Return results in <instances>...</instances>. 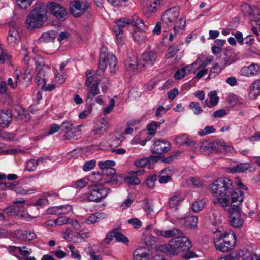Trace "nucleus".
Returning a JSON list of instances; mask_svg holds the SVG:
<instances>
[{
  "label": "nucleus",
  "mask_w": 260,
  "mask_h": 260,
  "mask_svg": "<svg viewBox=\"0 0 260 260\" xmlns=\"http://www.w3.org/2000/svg\"><path fill=\"white\" fill-rule=\"evenodd\" d=\"M145 27L144 30L137 28L138 30H136L133 33V38L134 41L139 43H144L145 42L146 37L145 35L144 31L147 29V27L145 25Z\"/></svg>",
  "instance_id": "obj_33"
},
{
  "label": "nucleus",
  "mask_w": 260,
  "mask_h": 260,
  "mask_svg": "<svg viewBox=\"0 0 260 260\" xmlns=\"http://www.w3.org/2000/svg\"><path fill=\"white\" fill-rule=\"evenodd\" d=\"M115 165V161L109 160H106L105 161H100L98 164V166L101 170L108 169L109 168H113V167H114Z\"/></svg>",
  "instance_id": "obj_44"
},
{
  "label": "nucleus",
  "mask_w": 260,
  "mask_h": 260,
  "mask_svg": "<svg viewBox=\"0 0 260 260\" xmlns=\"http://www.w3.org/2000/svg\"><path fill=\"white\" fill-rule=\"evenodd\" d=\"M183 44V43H174L173 45L170 46L167 50V53L165 55V57L167 59H172L175 57V60L177 61L180 58L177 53L180 51V46Z\"/></svg>",
  "instance_id": "obj_20"
},
{
  "label": "nucleus",
  "mask_w": 260,
  "mask_h": 260,
  "mask_svg": "<svg viewBox=\"0 0 260 260\" xmlns=\"http://www.w3.org/2000/svg\"><path fill=\"white\" fill-rule=\"evenodd\" d=\"M16 118L22 121L27 122L30 119V115L21 109L18 111Z\"/></svg>",
  "instance_id": "obj_42"
},
{
  "label": "nucleus",
  "mask_w": 260,
  "mask_h": 260,
  "mask_svg": "<svg viewBox=\"0 0 260 260\" xmlns=\"http://www.w3.org/2000/svg\"><path fill=\"white\" fill-rule=\"evenodd\" d=\"M101 177L105 181L104 183L111 185H119L123 182V175L116 174L114 168H109L101 170Z\"/></svg>",
  "instance_id": "obj_10"
},
{
  "label": "nucleus",
  "mask_w": 260,
  "mask_h": 260,
  "mask_svg": "<svg viewBox=\"0 0 260 260\" xmlns=\"http://www.w3.org/2000/svg\"><path fill=\"white\" fill-rule=\"evenodd\" d=\"M47 10L43 4L38 3L29 13L25 20V26L29 30H35L42 27L44 19L47 18Z\"/></svg>",
  "instance_id": "obj_3"
},
{
  "label": "nucleus",
  "mask_w": 260,
  "mask_h": 260,
  "mask_svg": "<svg viewBox=\"0 0 260 260\" xmlns=\"http://www.w3.org/2000/svg\"><path fill=\"white\" fill-rule=\"evenodd\" d=\"M223 68H222L220 65L219 66L218 62H216L211 68L209 76H212L214 74L213 77H215L216 75L218 74Z\"/></svg>",
  "instance_id": "obj_53"
},
{
  "label": "nucleus",
  "mask_w": 260,
  "mask_h": 260,
  "mask_svg": "<svg viewBox=\"0 0 260 260\" xmlns=\"http://www.w3.org/2000/svg\"><path fill=\"white\" fill-rule=\"evenodd\" d=\"M175 141L176 143L180 146L186 144L190 147H194L196 143L188 138L186 134H183L180 136L177 137Z\"/></svg>",
  "instance_id": "obj_26"
},
{
  "label": "nucleus",
  "mask_w": 260,
  "mask_h": 260,
  "mask_svg": "<svg viewBox=\"0 0 260 260\" xmlns=\"http://www.w3.org/2000/svg\"><path fill=\"white\" fill-rule=\"evenodd\" d=\"M193 64L194 63L192 64V66ZM191 66V65L190 66H187L185 68H182L178 69L174 75V78L178 80L182 79L185 76L186 69L190 68Z\"/></svg>",
  "instance_id": "obj_48"
},
{
  "label": "nucleus",
  "mask_w": 260,
  "mask_h": 260,
  "mask_svg": "<svg viewBox=\"0 0 260 260\" xmlns=\"http://www.w3.org/2000/svg\"><path fill=\"white\" fill-rule=\"evenodd\" d=\"M116 25L113 27V31L115 35H122L123 28L127 25H132L141 30H144L145 28L143 21L136 15H134L132 18L119 19L116 22Z\"/></svg>",
  "instance_id": "obj_6"
},
{
  "label": "nucleus",
  "mask_w": 260,
  "mask_h": 260,
  "mask_svg": "<svg viewBox=\"0 0 260 260\" xmlns=\"http://www.w3.org/2000/svg\"><path fill=\"white\" fill-rule=\"evenodd\" d=\"M111 191L110 188L102 184L90 185L84 192V196L88 201L98 203L105 199Z\"/></svg>",
  "instance_id": "obj_5"
},
{
  "label": "nucleus",
  "mask_w": 260,
  "mask_h": 260,
  "mask_svg": "<svg viewBox=\"0 0 260 260\" xmlns=\"http://www.w3.org/2000/svg\"><path fill=\"white\" fill-rule=\"evenodd\" d=\"M49 204V202L48 199L46 198V196H42L40 199H39L38 200L36 201V202L32 205L37 206H42L44 205H46Z\"/></svg>",
  "instance_id": "obj_64"
},
{
  "label": "nucleus",
  "mask_w": 260,
  "mask_h": 260,
  "mask_svg": "<svg viewBox=\"0 0 260 260\" xmlns=\"http://www.w3.org/2000/svg\"><path fill=\"white\" fill-rule=\"evenodd\" d=\"M149 249L148 248L140 246L133 253L134 260H142L143 258H149Z\"/></svg>",
  "instance_id": "obj_22"
},
{
  "label": "nucleus",
  "mask_w": 260,
  "mask_h": 260,
  "mask_svg": "<svg viewBox=\"0 0 260 260\" xmlns=\"http://www.w3.org/2000/svg\"><path fill=\"white\" fill-rule=\"evenodd\" d=\"M209 186L212 193L216 197L213 200L214 204L226 209L230 205V194L234 188L232 180L225 177L219 178Z\"/></svg>",
  "instance_id": "obj_1"
},
{
  "label": "nucleus",
  "mask_w": 260,
  "mask_h": 260,
  "mask_svg": "<svg viewBox=\"0 0 260 260\" xmlns=\"http://www.w3.org/2000/svg\"><path fill=\"white\" fill-rule=\"evenodd\" d=\"M215 130V128L213 126H207L203 129L200 131L199 132V134L200 136H204L214 132Z\"/></svg>",
  "instance_id": "obj_57"
},
{
  "label": "nucleus",
  "mask_w": 260,
  "mask_h": 260,
  "mask_svg": "<svg viewBox=\"0 0 260 260\" xmlns=\"http://www.w3.org/2000/svg\"><path fill=\"white\" fill-rule=\"evenodd\" d=\"M99 81L98 80H95L94 81L92 86L90 88L86 101L87 103H91V102H93V98L95 97V95L99 94Z\"/></svg>",
  "instance_id": "obj_25"
},
{
  "label": "nucleus",
  "mask_w": 260,
  "mask_h": 260,
  "mask_svg": "<svg viewBox=\"0 0 260 260\" xmlns=\"http://www.w3.org/2000/svg\"><path fill=\"white\" fill-rule=\"evenodd\" d=\"M250 167V164L248 162L240 163L233 167L229 168V172L231 173H241L249 169Z\"/></svg>",
  "instance_id": "obj_34"
},
{
  "label": "nucleus",
  "mask_w": 260,
  "mask_h": 260,
  "mask_svg": "<svg viewBox=\"0 0 260 260\" xmlns=\"http://www.w3.org/2000/svg\"><path fill=\"white\" fill-rule=\"evenodd\" d=\"M35 64L37 75L35 81L38 86H41L46 83L45 77L49 71V68L47 66H45L42 59L36 60Z\"/></svg>",
  "instance_id": "obj_11"
},
{
  "label": "nucleus",
  "mask_w": 260,
  "mask_h": 260,
  "mask_svg": "<svg viewBox=\"0 0 260 260\" xmlns=\"http://www.w3.org/2000/svg\"><path fill=\"white\" fill-rule=\"evenodd\" d=\"M241 11L245 17H254L256 14H259V9L255 5L245 3L241 6Z\"/></svg>",
  "instance_id": "obj_19"
},
{
  "label": "nucleus",
  "mask_w": 260,
  "mask_h": 260,
  "mask_svg": "<svg viewBox=\"0 0 260 260\" xmlns=\"http://www.w3.org/2000/svg\"><path fill=\"white\" fill-rule=\"evenodd\" d=\"M240 74L246 77L258 76L260 74V67L257 64L252 63L248 66L242 67L240 71Z\"/></svg>",
  "instance_id": "obj_16"
},
{
  "label": "nucleus",
  "mask_w": 260,
  "mask_h": 260,
  "mask_svg": "<svg viewBox=\"0 0 260 260\" xmlns=\"http://www.w3.org/2000/svg\"><path fill=\"white\" fill-rule=\"evenodd\" d=\"M225 143L221 140H216L212 142H206L200 146L201 152L207 150L211 153H218L225 149Z\"/></svg>",
  "instance_id": "obj_13"
},
{
  "label": "nucleus",
  "mask_w": 260,
  "mask_h": 260,
  "mask_svg": "<svg viewBox=\"0 0 260 260\" xmlns=\"http://www.w3.org/2000/svg\"><path fill=\"white\" fill-rule=\"evenodd\" d=\"M149 160L146 157L143 158L135 161L134 164L137 168H143L148 165Z\"/></svg>",
  "instance_id": "obj_59"
},
{
  "label": "nucleus",
  "mask_w": 260,
  "mask_h": 260,
  "mask_svg": "<svg viewBox=\"0 0 260 260\" xmlns=\"http://www.w3.org/2000/svg\"><path fill=\"white\" fill-rule=\"evenodd\" d=\"M25 200L24 199L15 200L13 202V206L15 208V210L16 212L17 215L21 212H24L25 210L24 207V203Z\"/></svg>",
  "instance_id": "obj_35"
},
{
  "label": "nucleus",
  "mask_w": 260,
  "mask_h": 260,
  "mask_svg": "<svg viewBox=\"0 0 260 260\" xmlns=\"http://www.w3.org/2000/svg\"><path fill=\"white\" fill-rule=\"evenodd\" d=\"M33 0H17V5L22 9H25L32 4Z\"/></svg>",
  "instance_id": "obj_55"
},
{
  "label": "nucleus",
  "mask_w": 260,
  "mask_h": 260,
  "mask_svg": "<svg viewBox=\"0 0 260 260\" xmlns=\"http://www.w3.org/2000/svg\"><path fill=\"white\" fill-rule=\"evenodd\" d=\"M221 57L222 60L219 62V64L222 68H224L235 61V59L232 56V53L230 51L225 52L223 54L221 55Z\"/></svg>",
  "instance_id": "obj_28"
},
{
  "label": "nucleus",
  "mask_w": 260,
  "mask_h": 260,
  "mask_svg": "<svg viewBox=\"0 0 260 260\" xmlns=\"http://www.w3.org/2000/svg\"><path fill=\"white\" fill-rule=\"evenodd\" d=\"M58 35V32L51 30L43 33L40 38L39 41L40 43H50L53 42Z\"/></svg>",
  "instance_id": "obj_23"
},
{
  "label": "nucleus",
  "mask_w": 260,
  "mask_h": 260,
  "mask_svg": "<svg viewBox=\"0 0 260 260\" xmlns=\"http://www.w3.org/2000/svg\"><path fill=\"white\" fill-rule=\"evenodd\" d=\"M96 165V161L95 160H91L86 161L83 166L82 169L84 171H89L94 168Z\"/></svg>",
  "instance_id": "obj_56"
},
{
  "label": "nucleus",
  "mask_w": 260,
  "mask_h": 260,
  "mask_svg": "<svg viewBox=\"0 0 260 260\" xmlns=\"http://www.w3.org/2000/svg\"><path fill=\"white\" fill-rule=\"evenodd\" d=\"M189 108L193 110L194 114L196 115L201 114L203 112V110L200 107L199 103L197 102H191L190 103Z\"/></svg>",
  "instance_id": "obj_47"
},
{
  "label": "nucleus",
  "mask_w": 260,
  "mask_h": 260,
  "mask_svg": "<svg viewBox=\"0 0 260 260\" xmlns=\"http://www.w3.org/2000/svg\"><path fill=\"white\" fill-rule=\"evenodd\" d=\"M157 238L152 235H147L144 238L145 244L150 247L155 246L157 242Z\"/></svg>",
  "instance_id": "obj_41"
},
{
  "label": "nucleus",
  "mask_w": 260,
  "mask_h": 260,
  "mask_svg": "<svg viewBox=\"0 0 260 260\" xmlns=\"http://www.w3.org/2000/svg\"><path fill=\"white\" fill-rule=\"evenodd\" d=\"M181 201V198L180 194L179 193H176L170 198L169 200V206L170 208L176 210L177 209V206Z\"/></svg>",
  "instance_id": "obj_37"
},
{
  "label": "nucleus",
  "mask_w": 260,
  "mask_h": 260,
  "mask_svg": "<svg viewBox=\"0 0 260 260\" xmlns=\"http://www.w3.org/2000/svg\"><path fill=\"white\" fill-rule=\"evenodd\" d=\"M53 210H56V211H58V210H61L58 212L59 214H66L72 210V207L69 205H61L55 207Z\"/></svg>",
  "instance_id": "obj_50"
},
{
  "label": "nucleus",
  "mask_w": 260,
  "mask_h": 260,
  "mask_svg": "<svg viewBox=\"0 0 260 260\" xmlns=\"http://www.w3.org/2000/svg\"><path fill=\"white\" fill-rule=\"evenodd\" d=\"M185 20H184L183 18H180L179 19L176 20V22L173 26V29L175 32V34L176 32H178L180 29H182L185 27Z\"/></svg>",
  "instance_id": "obj_43"
},
{
  "label": "nucleus",
  "mask_w": 260,
  "mask_h": 260,
  "mask_svg": "<svg viewBox=\"0 0 260 260\" xmlns=\"http://www.w3.org/2000/svg\"><path fill=\"white\" fill-rule=\"evenodd\" d=\"M158 55L156 51L149 50L145 51L142 55V59L145 62V64L152 66L154 65L157 58Z\"/></svg>",
  "instance_id": "obj_18"
},
{
  "label": "nucleus",
  "mask_w": 260,
  "mask_h": 260,
  "mask_svg": "<svg viewBox=\"0 0 260 260\" xmlns=\"http://www.w3.org/2000/svg\"><path fill=\"white\" fill-rule=\"evenodd\" d=\"M107 124L108 123L105 119L99 121L97 122L92 133L94 135H103L104 133L107 132L108 128Z\"/></svg>",
  "instance_id": "obj_24"
},
{
  "label": "nucleus",
  "mask_w": 260,
  "mask_h": 260,
  "mask_svg": "<svg viewBox=\"0 0 260 260\" xmlns=\"http://www.w3.org/2000/svg\"><path fill=\"white\" fill-rule=\"evenodd\" d=\"M104 218V214L102 213H95L89 216L85 220V222L88 224L95 223L99 221L100 219Z\"/></svg>",
  "instance_id": "obj_36"
},
{
  "label": "nucleus",
  "mask_w": 260,
  "mask_h": 260,
  "mask_svg": "<svg viewBox=\"0 0 260 260\" xmlns=\"http://www.w3.org/2000/svg\"><path fill=\"white\" fill-rule=\"evenodd\" d=\"M230 196L231 197V202L230 201V207H232L233 205H238L239 207H241L242 203L243 202L244 198V193L239 188L234 189L232 192L230 193Z\"/></svg>",
  "instance_id": "obj_17"
},
{
  "label": "nucleus",
  "mask_w": 260,
  "mask_h": 260,
  "mask_svg": "<svg viewBox=\"0 0 260 260\" xmlns=\"http://www.w3.org/2000/svg\"><path fill=\"white\" fill-rule=\"evenodd\" d=\"M180 15V9L174 7L167 9L161 16L162 27L164 32H167L169 28L175 24Z\"/></svg>",
  "instance_id": "obj_7"
},
{
  "label": "nucleus",
  "mask_w": 260,
  "mask_h": 260,
  "mask_svg": "<svg viewBox=\"0 0 260 260\" xmlns=\"http://www.w3.org/2000/svg\"><path fill=\"white\" fill-rule=\"evenodd\" d=\"M167 171H170V169L166 168L159 172V180L158 181L160 184H165L168 183L169 181L171 180L172 178L171 176L167 174L166 175H162Z\"/></svg>",
  "instance_id": "obj_39"
},
{
  "label": "nucleus",
  "mask_w": 260,
  "mask_h": 260,
  "mask_svg": "<svg viewBox=\"0 0 260 260\" xmlns=\"http://www.w3.org/2000/svg\"><path fill=\"white\" fill-rule=\"evenodd\" d=\"M138 62L136 56L128 57L124 62L125 69L128 72H134L137 69Z\"/></svg>",
  "instance_id": "obj_30"
},
{
  "label": "nucleus",
  "mask_w": 260,
  "mask_h": 260,
  "mask_svg": "<svg viewBox=\"0 0 260 260\" xmlns=\"http://www.w3.org/2000/svg\"><path fill=\"white\" fill-rule=\"evenodd\" d=\"M81 4L78 0H74L70 4V12L75 17L80 16Z\"/></svg>",
  "instance_id": "obj_29"
},
{
  "label": "nucleus",
  "mask_w": 260,
  "mask_h": 260,
  "mask_svg": "<svg viewBox=\"0 0 260 260\" xmlns=\"http://www.w3.org/2000/svg\"><path fill=\"white\" fill-rule=\"evenodd\" d=\"M205 206V202L203 200L194 202L192 205V210L194 212L201 211Z\"/></svg>",
  "instance_id": "obj_49"
},
{
  "label": "nucleus",
  "mask_w": 260,
  "mask_h": 260,
  "mask_svg": "<svg viewBox=\"0 0 260 260\" xmlns=\"http://www.w3.org/2000/svg\"><path fill=\"white\" fill-rule=\"evenodd\" d=\"M92 14L93 11L91 10H85L82 8V19L84 20L85 24H84V26L86 27V32H88L90 30Z\"/></svg>",
  "instance_id": "obj_27"
},
{
  "label": "nucleus",
  "mask_w": 260,
  "mask_h": 260,
  "mask_svg": "<svg viewBox=\"0 0 260 260\" xmlns=\"http://www.w3.org/2000/svg\"><path fill=\"white\" fill-rule=\"evenodd\" d=\"M12 121V114L8 110H3L0 112V126L2 127L7 128Z\"/></svg>",
  "instance_id": "obj_21"
},
{
  "label": "nucleus",
  "mask_w": 260,
  "mask_h": 260,
  "mask_svg": "<svg viewBox=\"0 0 260 260\" xmlns=\"http://www.w3.org/2000/svg\"><path fill=\"white\" fill-rule=\"evenodd\" d=\"M217 229L214 232L216 234L214 237V243L217 250L226 252L231 250L236 244V236L234 232L230 231L220 233Z\"/></svg>",
  "instance_id": "obj_4"
},
{
  "label": "nucleus",
  "mask_w": 260,
  "mask_h": 260,
  "mask_svg": "<svg viewBox=\"0 0 260 260\" xmlns=\"http://www.w3.org/2000/svg\"><path fill=\"white\" fill-rule=\"evenodd\" d=\"M250 94L253 99L260 95V79L255 80L250 86Z\"/></svg>",
  "instance_id": "obj_32"
},
{
  "label": "nucleus",
  "mask_w": 260,
  "mask_h": 260,
  "mask_svg": "<svg viewBox=\"0 0 260 260\" xmlns=\"http://www.w3.org/2000/svg\"><path fill=\"white\" fill-rule=\"evenodd\" d=\"M240 255L238 252H232L231 254L221 257L219 260H240Z\"/></svg>",
  "instance_id": "obj_52"
},
{
  "label": "nucleus",
  "mask_w": 260,
  "mask_h": 260,
  "mask_svg": "<svg viewBox=\"0 0 260 260\" xmlns=\"http://www.w3.org/2000/svg\"><path fill=\"white\" fill-rule=\"evenodd\" d=\"M123 139L124 137L122 134H114L112 137L111 146L116 147L119 146Z\"/></svg>",
  "instance_id": "obj_40"
},
{
  "label": "nucleus",
  "mask_w": 260,
  "mask_h": 260,
  "mask_svg": "<svg viewBox=\"0 0 260 260\" xmlns=\"http://www.w3.org/2000/svg\"><path fill=\"white\" fill-rule=\"evenodd\" d=\"M153 232L157 236L162 237L165 238H175L179 235H183V233L180 230L174 227L165 230L154 229Z\"/></svg>",
  "instance_id": "obj_15"
},
{
  "label": "nucleus",
  "mask_w": 260,
  "mask_h": 260,
  "mask_svg": "<svg viewBox=\"0 0 260 260\" xmlns=\"http://www.w3.org/2000/svg\"><path fill=\"white\" fill-rule=\"evenodd\" d=\"M19 36L18 31H14L13 34H9V36L8 37V41L10 43H17L19 42Z\"/></svg>",
  "instance_id": "obj_62"
},
{
  "label": "nucleus",
  "mask_w": 260,
  "mask_h": 260,
  "mask_svg": "<svg viewBox=\"0 0 260 260\" xmlns=\"http://www.w3.org/2000/svg\"><path fill=\"white\" fill-rule=\"evenodd\" d=\"M124 181L129 185H139L140 184V179L136 176L124 177L123 176V181Z\"/></svg>",
  "instance_id": "obj_46"
},
{
  "label": "nucleus",
  "mask_w": 260,
  "mask_h": 260,
  "mask_svg": "<svg viewBox=\"0 0 260 260\" xmlns=\"http://www.w3.org/2000/svg\"><path fill=\"white\" fill-rule=\"evenodd\" d=\"M3 212L6 213L9 216L17 215V214L15 211V208H14L13 205H11L3 209Z\"/></svg>",
  "instance_id": "obj_60"
},
{
  "label": "nucleus",
  "mask_w": 260,
  "mask_h": 260,
  "mask_svg": "<svg viewBox=\"0 0 260 260\" xmlns=\"http://www.w3.org/2000/svg\"><path fill=\"white\" fill-rule=\"evenodd\" d=\"M226 209H228L230 225L234 228L242 226L244 220L241 217V207H239L238 205H233L232 207L229 206Z\"/></svg>",
  "instance_id": "obj_8"
},
{
  "label": "nucleus",
  "mask_w": 260,
  "mask_h": 260,
  "mask_svg": "<svg viewBox=\"0 0 260 260\" xmlns=\"http://www.w3.org/2000/svg\"><path fill=\"white\" fill-rule=\"evenodd\" d=\"M177 156L178 154L177 153H175L172 155H170V156L167 157H165L164 156H161V155H160V160L162 162L170 164L174 160V159L176 158L177 157Z\"/></svg>",
  "instance_id": "obj_61"
},
{
  "label": "nucleus",
  "mask_w": 260,
  "mask_h": 260,
  "mask_svg": "<svg viewBox=\"0 0 260 260\" xmlns=\"http://www.w3.org/2000/svg\"><path fill=\"white\" fill-rule=\"evenodd\" d=\"M157 180V176L156 175H150L146 179L145 183L149 188H153Z\"/></svg>",
  "instance_id": "obj_45"
},
{
  "label": "nucleus",
  "mask_w": 260,
  "mask_h": 260,
  "mask_svg": "<svg viewBox=\"0 0 260 260\" xmlns=\"http://www.w3.org/2000/svg\"><path fill=\"white\" fill-rule=\"evenodd\" d=\"M109 64L110 67H114L117 65V58L112 53H108L106 54L104 52H101L99 59V68L97 73L99 75H102L107 66Z\"/></svg>",
  "instance_id": "obj_9"
},
{
  "label": "nucleus",
  "mask_w": 260,
  "mask_h": 260,
  "mask_svg": "<svg viewBox=\"0 0 260 260\" xmlns=\"http://www.w3.org/2000/svg\"><path fill=\"white\" fill-rule=\"evenodd\" d=\"M51 13L59 20L64 21L68 17L67 9L61 5L55 2H48L45 5Z\"/></svg>",
  "instance_id": "obj_12"
},
{
  "label": "nucleus",
  "mask_w": 260,
  "mask_h": 260,
  "mask_svg": "<svg viewBox=\"0 0 260 260\" xmlns=\"http://www.w3.org/2000/svg\"><path fill=\"white\" fill-rule=\"evenodd\" d=\"M84 251L90 255L89 260H102V257L100 255H96L95 251L89 247L87 249L85 248Z\"/></svg>",
  "instance_id": "obj_54"
},
{
  "label": "nucleus",
  "mask_w": 260,
  "mask_h": 260,
  "mask_svg": "<svg viewBox=\"0 0 260 260\" xmlns=\"http://www.w3.org/2000/svg\"><path fill=\"white\" fill-rule=\"evenodd\" d=\"M198 217L196 216H187L181 219V221L185 226L193 229L197 227Z\"/></svg>",
  "instance_id": "obj_31"
},
{
  "label": "nucleus",
  "mask_w": 260,
  "mask_h": 260,
  "mask_svg": "<svg viewBox=\"0 0 260 260\" xmlns=\"http://www.w3.org/2000/svg\"><path fill=\"white\" fill-rule=\"evenodd\" d=\"M38 166L37 162L34 159H30L26 165V170L29 171L35 170Z\"/></svg>",
  "instance_id": "obj_63"
},
{
  "label": "nucleus",
  "mask_w": 260,
  "mask_h": 260,
  "mask_svg": "<svg viewBox=\"0 0 260 260\" xmlns=\"http://www.w3.org/2000/svg\"><path fill=\"white\" fill-rule=\"evenodd\" d=\"M22 234L23 236V239H27L29 241L32 240L36 238V234L30 231H24L22 232Z\"/></svg>",
  "instance_id": "obj_58"
},
{
  "label": "nucleus",
  "mask_w": 260,
  "mask_h": 260,
  "mask_svg": "<svg viewBox=\"0 0 260 260\" xmlns=\"http://www.w3.org/2000/svg\"><path fill=\"white\" fill-rule=\"evenodd\" d=\"M171 144L166 140L158 139L154 142L153 146L151 147L152 153L162 155L170 151Z\"/></svg>",
  "instance_id": "obj_14"
},
{
  "label": "nucleus",
  "mask_w": 260,
  "mask_h": 260,
  "mask_svg": "<svg viewBox=\"0 0 260 260\" xmlns=\"http://www.w3.org/2000/svg\"><path fill=\"white\" fill-rule=\"evenodd\" d=\"M210 97V106H212V107L216 105L219 101V98L217 95V93L215 91H211L209 94Z\"/></svg>",
  "instance_id": "obj_51"
},
{
  "label": "nucleus",
  "mask_w": 260,
  "mask_h": 260,
  "mask_svg": "<svg viewBox=\"0 0 260 260\" xmlns=\"http://www.w3.org/2000/svg\"><path fill=\"white\" fill-rule=\"evenodd\" d=\"M191 246V242L187 237L179 235L173 238L167 244L159 246L158 249L167 255H177L181 252L188 251Z\"/></svg>",
  "instance_id": "obj_2"
},
{
  "label": "nucleus",
  "mask_w": 260,
  "mask_h": 260,
  "mask_svg": "<svg viewBox=\"0 0 260 260\" xmlns=\"http://www.w3.org/2000/svg\"><path fill=\"white\" fill-rule=\"evenodd\" d=\"M114 238L116 240L119 242H122L124 244H127L129 242L128 239L122 233L118 231V229L116 228L114 229Z\"/></svg>",
  "instance_id": "obj_38"
}]
</instances>
